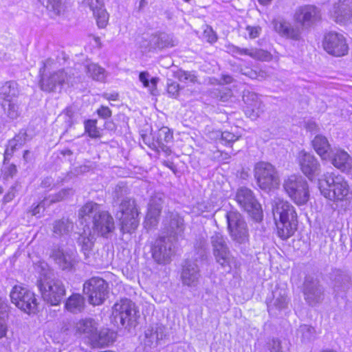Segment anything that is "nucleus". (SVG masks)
Segmentation results:
<instances>
[{
  "label": "nucleus",
  "mask_w": 352,
  "mask_h": 352,
  "mask_svg": "<svg viewBox=\"0 0 352 352\" xmlns=\"http://www.w3.org/2000/svg\"><path fill=\"white\" fill-rule=\"evenodd\" d=\"M81 224L89 226L94 235L108 239L115 230V222L111 214L94 201H88L78 210Z\"/></svg>",
  "instance_id": "1"
},
{
  "label": "nucleus",
  "mask_w": 352,
  "mask_h": 352,
  "mask_svg": "<svg viewBox=\"0 0 352 352\" xmlns=\"http://www.w3.org/2000/svg\"><path fill=\"white\" fill-rule=\"evenodd\" d=\"M272 212L278 236L283 240L292 236L298 226V217L294 206L287 201L275 198L272 202Z\"/></svg>",
  "instance_id": "2"
},
{
  "label": "nucleus",
  "mask_w": 352,
  "mask_h": 352,
  "mask_svg": "<svg viewBox=\"0 0 352 352\" xmlns=\"http://www.w3.org/2000/svg\"><path fill=\"white\" fill-rule=\"evenodd\" d=\"M53 60L48 58L42 61V67L39 69L41 76L39 87L47 93H60L65 86H73L75 82L74 74L64 69L54 72H46L47 65H51Z\"/></svg>",
  "instance_id": "3"
},
{
  "label": "nucleus",
  "mask_w": 352,
  "mask_h": 352,
  "mask_svg": "<svg viewBox=\"0 0 352 352\" xmlns=\"http://www.w3.org/2000/svg\"><path fill=\"white\" fill-rule=\"evenodd\" d=\"M36 285L44 301L52 306L60 305L66 294V288L62 280L56 278L48 269L43 267Z\"/></svg>",
  "instance_id": "4"
},
{
  "label": "nucleus",
  "mask_w": 352,
  "mask_h": 352,
  "mask_svg": "<svg viewBox=\"0 0 352 352\" xmlns=\"http://www.w3.org/2000/svg\"><path fill=\"white\" fill-rule=\"evenodd\" d=\"M323 177L320 182V190L324 197L333 201L352 199L349 184L341 175L327 173Z\"/></svg>",
  "instance_id": "5"
},
{
  "label": "nucleus",
  "mask_w": 352,
  "mask_h": 352,
  "mask_svg": "<svg viewBox=\"0 0 352 352\" xmlns=\"http://www.w3.org/2000/svg\"><path fill=\"white\" fill-rule=\"evenodd\" d=\"M210 243L214 260L221 268L230 272L232 267H238V262L231 253L226 236L219 232H214L210 237Z\"/></svg>",
  "instance_id": "6"
},
{
  "label": "nucleus",
  "mask_w": 352,
  "mask_h": 352,
  "mask_svg": "<svg viewBox=\"0 0 352 352\" xmlns=\"http://www.w3.org/2000/svg\"><path fill=\"white\" fill-rule=\"evenodd\" d=\"M139 212L133 199L126 197L119 204L116 217L120 224L122 233H131L139 225Z\"/></svg>",
  "instance_id": "7"
},
{
  "label": "nucleus",
  "mask_w": 352,
  "mask_h": 352,
  "mask_svg": "<svg viewBox=\"0 0 352 352\" xmlns=\"http://www.w3.org/2000/svg\"><path fill=\"white\" fill-rule=\"evenodd\" d=\"M254 175L257 185L265 191L277 188L280 184L278 173L272 164L259 162L254 165Z\"/></svg>",
  "instance_id": "8"
},
{
  "label": "nucleus",
  "mask_w": 352,
  "mask_h": 352,
  "mask_svg": "<svg viewBox=\"0 0 352 352\" xmlns=\"http://www.w3.org/2000/svg\"><path fill=\"white\" fill-rule=\"evenodd\" d=\"M112 316L114 322L124 328L135 327L137 310L135 304L129 299H122L113 307Z\"/></svg>",
  "instance_id": "9"
},
{
  "label": "nucleus",
  "mask_w": 352,
  "mask_h": 352,
  "mask_svg": "<svg viewBox=\"0 0 352 352\" xmlns=\"http://www.w3.org/2000/svg\"><path fill=\"white\" fill-rule=\"evenodd\" d=\"M283 188L288 196L298 205H303L309 200L308 184L302 176H289L284 181Z\"/></svg>",
  "instance_id": "10"
},
{
  "label": "nucleus",
  "mask_w": 352,
  "mask_h": 352,
  "mask_svg": "<svg viewBox=\"0 0 352 352\" xmlns=\"http://www.w3.org/2000/svg\"><path fill=\"white\" fill-rule=\"evenodd\" d=\"M228 230L231 239L237 244L249 241V230L243 216L236 211L226 213Z\"/></svg>",
  "instance_id": "11"
},
{
  "label": "nucleus",
  "mask_w": 352,
  "mask_h": 352,
  "mask_svg": "<svg viewBox=\"0 0 352 352\" xmlns=\"http://www.w3.org/2000/svg\"><path fill=\"white\" fill-rule=\"evenodd\" d=\"M10 298L19 309L27 314H35L38 311L37 299L34 292L21 285H15L10 292Z\"/></svg>",
  "instance_id": "12"
},
{
  "label": "nucleus",
  "mask_w": 352,
  "mask_h": 352,
  "mask_svg": "<svg viewBox=\"0 0 352 352\" xmlns=\"http://www.w3.org/2000/svg\"><path fill=\"white\" fill-rule=\"evenodd\" d=\"M83 292L91 305H100L108 298L109 285L101 278L92 277L84 283Z\"/></svg>",
  "instance_id": "13"
},
{
  "label": "nucleus",
  "mask_w": 352,
  "mask_h": 352,
  "mask_svg": "<svg viewBox=\"0 0 352 352\" xmlns=\"http://www.w3.org/2000/svg\"><path fill=\"white\" fill-rule=\"evenodd\" d=\"M235 199L240 206L247 211L255 221L262 220L261 206L252 190L246 187L239 188L236 191Z\"/></svg>",
  "instance_id": "14"
},
{
  "label": "nucleus",
  "mask_w": 352,
  "mask_h": 352,
  "mask_svg": "<svg viewBox=\"0 0 352 352\" xmlns=\"http://www.w3.org/2000/svg\"><path fill=\"white\" fill-rule=\"evenodd\" d=\"M152 256L158 263H169L171 256L175 254V247L171 239L168 236H160L152 245Z\"/></svg>",
  "instance_id": "15"
},
{
  "label": "nucleus",
  "mask_w": 352,
  "mask_h": 352,
  "mask_svg": "<svg viewBox=\"0 0 352 352\" xmlns=\"http://www.w3.org/2000/svg\"><path fill=\"white\" fill-rule=\"evenodd\" d=\"M305 301L311 306L320 303L324 299V288L320 281L311 276H306L302 285Z\"/></svg>",
  "instance_id": "16"
},
{
  "label": "nucleus",
  "mask_w": 352,
  "mask_h": 352,
  "mask_svg": "<svg viewBox=\"0 0 352 352\" xmlns=\"http://www.w3.org/2000/svg\"><path fill=\"white\" fill-rule=\"evenodd\" d=\"M266 302L270 315L278 316L288 307L289 298L287 291L283 288L276 287L272 295L267 298Z\"/></svg>",
  "instance_id": "17"
},
{
  "label": "nucleus",
  "mask_w": 352,
  "mask_h": 352,
  "mask_svg": "<svg viewBox=\"0 0 352 352\" xmlns=\"http://www.w3.org/2000/svg\"><path fill=\"white\" fill-rule=\"evenodd\" d=\"M325 51L335 56H342L348 52V45L342 34L330 32L327 34L323 41Z\"/></svg>",
  "instance_id": "18"
},
{
  "label": "nucleus",
  "mask_w": 352,
  "mask_h": 352,
  "mask_svg": "<svg viewBox=\"0 0 352 352\" xmlns=\"http://www.w3.org/2000/svg\"><path fill=\"white\" fill-rule=\"evenodd\" d=\"M162 223L163 229L170 239H176L184 231V219L177 212H167Z\"/></svg>",
  "instance_id": "19"
},
{
  "label": "nucleus",
  "mask_w": 352,
  "mask_h": 352,
  "mask_svg": "<svg viewBox=\"0 0 352 352\" xmlns=\"http://www.w3.org/2000/svg\"><path fill=\"white\" fill-rule=\"evenodd\" d=\"M164 199V194L160 192H157L151 197L144 221V227L146 229H151L157 225Z\"/></svg>",
  "instance_id": "20"
},
{
  "label": "nucleus",
  "mask_w": 352,
  "mask_h": 352,
  "mask_svg": "<svg viewBox=\"0 0 352 352\" xmlns=\"http://www.w3.org/2000/svg\"><path fill=\"white\" fill-rule=\"evenodd\" d=\"M298 160L301 171L309 179L312 180L320 173V164L313 154L302 151Z\"/></svg>",
  "instance_id": "21"
},
{
  "label": "nucleus",
  "mask_w": 352,
  "mask_h": 352,
  "mask_svg": "<svg viewBox=\"0 0 352 352\" xmlns=\"http://www.w3.org/2000/svg\"><path fill=\"white\" fill-rule=\"evenodd\" d=\"M175 40L170 34L165 32L152 34L148 40H144L141 44V47L151 51L153 50H162L165 47H172L175 45Z\"/></svg>",
  "instance_id": "22"
},
{
  "label": "nucleus",
  "mask_w": 352,
  "mask_h": 352,
  "mask_svg": "<svg viewBox=\"0 0 352 352\" xmlns=\"http://www.w3.org/2000/svg\"><path fill=\"white\" fill-rule=\"evenodd\" d=\"M243 100L245 104V113L252 120L259 117L263 112V104L258 96L249 90H245L243 94Z\"/></svg>",
  "instance_id": "23"
},
{
  "label": "nucleus",
  "mask_w": 352,
  "mask_h": 352,
  "mask_svg": "<svg viewBox=\"0 0 352 352\" xmlns=\"http://www.w3.org/2000/svg\"><path fill=\"white\" fill-rule=\"evenodd\" d=\"M82 5L92 12L99 28L106 27L109 21V14L104 8L103 0H83Z\"/></svg>",
  "instance_id": "24"
},
{
  "label": "nucleus",
  "mask_w": 352,
  "mask_h": 352,
  "mask_svg": "<svg viewBox=\"0 0 352 352\" xmlns=\"http://www.w3.org/2000/svg\"><path fill=\"white\" fill-rule=\"evenodd\" d=\"M201 277L200 270L195 261L186 260L181 273V280L184 285L196 287Z\"/></svg>",
  "instance_id": "25"
},
{
  "label": "nucleus",
  "mask_w": 352,
  "mask_h": 352,
  "mask_svg": "<svg viewBox=\"0 0 352 352\" xmlns=\"http://www.w3.org/2000/svg\"><path fill=\"white\" fill-rule=\"evenodd\" d=\"M332 17L339 24L352 21V0H338L333 5Z\"/></svg>",
  "instance_id": "26"
},
{
  "label": "nucleus",
  "mask_w": 352,
  "mask_h": 352,
  "mask_svg": "<svg viewBox=\"0 0 352 352\" xmlns=\"http://www.w3.org/2000/svg\"><path fill=\"white\" fill-rule=\"evenodd\" d=\"M296 21L305 26H310L320 19V12L312 5L300 7L295 13Z\"/></svg>",
  "instance_id": "27"
},
{
  "label": "nucleus",
  "mask_w": 352,
  "mask_h": 352,
  "mask_svg": "<svg viewBox=\"0 0 352 352\" xmlns=\"http://www.w3.org/2000/svg\"><path fill=\"white\" fill-rule=\"evenodd\" d=\"M350 276L340 270L333 272L332 284L335 298H344L349 289Z\"/></svg>",
  "instance_id": "28"
},
{
  "label": "nucleus",
  "mask_w": 352,
  "mask_h": 352,
  "mask_svg": "<svg viewBox=\"0 0 352 352\" xmlns=\"http://www.w3.org/2000/svg\"><path fill=\"white\" fill-rule=\"evenodd\" d=\"M50 256L63 270L70 271L76 263V256L73 253L64 252L59 248L54 249Z\"/></svg>",
  "instance_id": "29"
},
{
  "label": "nucleus",
  "mask_w": 352,
  "mask_h": 352,
  "mask_svg": "<svg viewBox=\"0 0 352 352\" xmlns=\"http://www.w3.org/2000/svg\"><path fill=\"white\" fill-rule=\"evenodd\" d=\"M272 24L274 30L280 36L293 40H299L300 30L298 27H294L289 22L280 19H274Z\"/></svg>",
  "instance_id": "30"
},
{
  "label": "nucleus",
  "mask_w": 352,
  "mask_h": 352,
  "mask_svg": "<svg viewBox=\"0 0 352 352\" xmlns=\"http://www.w3.org/2000/svg\"><path fill=\"white\" fill-rule=\"evenodd\" d=\"M331 164L342 171H348L351 168L352 160L350 155L344 150L336 149L330 153L329 157Z\"/></svg>",
  "instance_id": "31"
},
{
  "label": "nucleus",
  "mask_w": 352,
  "mask_h": 352,
  "mask_svg": "<svg viewBox=\"0 0 352 352\" xmlns=\"http://www.w3.org/2000/svg\"><path fill=\"white\" fill-rule=\"evenodd\" d=\"M116 338V333L109 329L96 330L90 342L94 346L102 347L112 344Z\"/></svg>",
  "instance_id": "32"
},
{
  "label": "nucleus",
  "mask_w": 352,
  "mask_h": 352,
  "mask_svg": "<svg viewBox=\"0 0 352 352\" xmlns=\"http://www.w3.org/2000/svg\"><path fill=\"white\" fill-rule=\"evenodd\" d=\"M97 329L95 320L91 318L80 320L74 326L76 333L80 336L84 335L90 342L92 340V336H94Z\"/></svg>",
  "instance_id": "33"
},
{
  "label": "nucleus",
  "mask_w": 352,
  "mask_h": 352,
  "mask_svg": "<svg viewBox=\"0 0 352 352\" xmlns=\"http://www.w3.org/2000/svg\"><path fill=\"white\" fill-rule=\"evenodd\" d=\"M19 93L18 84L15 81H8L0 87V100L1 102L16 100Z\"/></svg>",
  "instance_id": "34"
},
{
  "label": "nucleus",
  "mask_w": 352,
  "mask_h": 352,
  "mask_svg": "<svg viewBox=\"0 0 352 352\" xmlns=\"http://www.w3.org/2000/svg\"><path fill=\"white\" fill-rule=\"evenodd\" d=\"M312 146L322 160H328L332 151L331 145L326 137L318 135L312 140Z\"/></svg>",
  "instance_id": "35"
},
{
  "label": "nucleus",
  "mask_w": 352,
  "mask_h": 352,
  "mask_svg": "<svg viewBox=\"0 0 352 352\" xmlns=\"http://www.w3.org/2000/svg\"><path fill=\"white\" fill-rule=\"evenodd\" d=\"M165 327L161 324L147 329L145 331V342L149 346H157L160 340L165 337Z\"/></svg>",
  "instance_id": "36"
},
{
  "label": "nucleus",
  "mask_w": 352,
  "mask_h": 352,
  "mask_svg": "<svg viewBox=\"0 0 352 352\" xmlns=\"http://www.w3.org/2000/svg\"><path fill=\"white\" fill-rule=\"evenodd\" d=\"M86 226H87V230L84 229L83 232L78 239V243L81 246L82 251H83L85 256L87 257L92 249L95 237L97 236V235H94L93 232L90 230L89 225H86Z\"/></svg>",
  "instance_id": "37"
},
{
  "label": "nucleus",
  "mask_w": 352,
  "mask_h": 352,
  "mask_svg": "<svg viewBox=\"0 0 352 352\" xmlns=\"http://www.w3.org/2000/svg\"><path fill=\"white\" fill-rule=\"evenodd\" d=\"M85 298L79 294H72L65 301V309L73 314L82 311L85 309Z\"/></svg>",
  "instance_id": "38"
},
{
  "label": "nucleus",
  "mask_w": 352,
  "mask_h": 352,
  "mask_svg": "<svg viewBox=\"0 0 352 352\" xmlns=\"http://www.w3.org/2000/svg\"><path fill=\"white\" fill-rule=\"evenodd\" d=\"M73 228V222L68 218L56 220L52 224L53 233L57 236L68 235Z\"/></svg>",
  "instance_id": "39"
},
{
  "label": "nucleus",
  "mask_w": 352,
  "mask_h": 352,
  "mask_svg": "<svg viewBox=\"0 0 352 352\" xmlns=\"http://www.w3.org/2000/svg\"><path fill=\"white\" fill-rule=\"evenodd\" d=\"M18 100L8 102H1V106L6 116L12 119H16L21 114Z\"/></svg>",
  "instance_id": "40"
},
{
  "label": "nucleus",
  "mask_w": 352,
  "mask_h": 352,
  "mask_svg": "<svg viewBox=\"0 0 352 352\" xmlns=\"http://www.w3.org/2000/svg\"><path fill=\"white\" fill-rule=\"evenodd\" d=\"M87 74L97 81H104L107 76L105 69L94 63L87 66Z\"/></svg>",
  "instance_id": "41"
},
{
  "label": "nucleus",
  "mask_w": 352,
  "mask_h": 352,
  "mask_svg": "<svg viewBox=\"0 0 352 352\" xmlns=\"http://www.w3.org/2000/svg\"><path fill=\"white\" fill-rule=\"evenodd\" d=\"M247 56L260 61H270L272 59V55L270 52L258 48L248 49Z\"/></svg>",
  "instance_id": "42"
},
{
  "label": "nucleus",
  "mask_w": 352,
  "mask_h": 352,
  "mask_svg": "<svg viewBox=\"0 0 352 352\" xmlns=\"http://www.w3.org/2000/svg\"><path fill=\"white\" fill-rule=\"evenodd\" d=\"M315 329L307 324H302L297 330V336L300 338L302 342H309L314 338Z\"/></svg>",
  "instance_id": "43"
},
{
  "label": "nucleus",
  "mask_w": 352,
  "mask_h": 352,
  "mask_svg": "<svg viewBox=\"0 0 352 352\" xmlns=\"http://www.w3.org/2000/svg\"><path fill=\"white\" fill-rule=\"evenodd\" d=\"M175 76L180 82L184 83H195L197 82V76L193 71L189 72L180 69L175 73Z\"/></svg>",
  "instance_id": "44"
},
{
  "label": "nucleus",
  "mask_w": 352,
  "mask_h": 352,
  "mask_svg": "<svg viewBox=\"0 0 352 352\" xmlns=\"http://www.w3.org/2000/svg\"><path fill=\"white\" fill-rule=\"evenodd\" d=\"M65 0H47V9L53 16H58L64 11Z\"/></svg>",
  "instance_id": "45"
},
{
  "label": "nucleus",
  "mask_w": 352,
  "mask_h": 352,
  "mask_svg": "<svg viewBox=\"0 0 352 352\" xmlns=\"http://www.w3.org/2000/svg\"><path fill=\"white\" fill-rule=\"evenodd\" d=\"M85 132L88 133L91 138H97L101 136L100 132L96 126V120H87L85 121Z\"/></svg>",
  "instance_id": "46"
},
{
  "label": "nucleus",
  "mask_w": 352,
  "mask_h": 352,
  "mask_svg": "<svg viewBox=\"0 0 352 352\" xmlns=\"http://www.w3.org/2000/svg\"><path fill=\"white\" fill-rule=\"evenodd\" d=\"M212 96L222 102H226L232 97V91L230 89H215L211 92Z\"/></svg>",
  "instance_id": "47"
},
{
  "label": "nucleus",
  "mask_w": 352,
  "mask_h": 352,
  "mask_svg": "<svg viewBox=\"0 0 352 352\" xmlns=\"http://www.w3.org/2000/svg\"><path fill=\"white\" fill-rule=\"evenodd\" d=\"M173 139V133L168 127H162L157 133V143H168Z\"/></svg>",
  "instance_id": "48"
},
{
  "label": "nucleus",
  "mask_w": 352,
  "mask_h": 352,
  "mask_svg": "<svg viewBox=\"0 0 352 352\" xmlns=\"http://www.w3.org/2000/svg\"><path fill=\"white\" fill-rule=\"evenodd\" d=\"M74 191L72 188H64L52 197L50 202L56 203L67 199L74 195Z\"/></svg>",
  "instance_id": "49"
},
{
  "label": "nucleus",
  "mask_w": 352,
  "mask_h": 352,
  "mask_svg": "<svg viewBox=\"0 0 352 352\" xmlns=\"http://www.w3.org/2000/svg\"><path fill=\"white\" fill-rule=\"evenodd\" d=\"M128 194V188L126 186L122 184H118L113 192V199L116 201H122L126 197H128L126 195Z\"/></svg>",
  "instance_id": "50"
},
{
  "label": "nucleus",
  "mask_w": 352,
  "mask_h": 352,
  "mask_svg": "<svg viewBox=\"0 0 352 352\" xmlns=\"http://www.w3.org/2000/svg\"><path fill=\"white\" fill-rule=\"evenodd\" d=\"M267 348L270 352H284L280 340L274 338L269 340Z\"/></svg>",
  "instance_id": "51"
},
{
  "label": "nucleus",
  "mask_w": 352,
  "mask_h": 352,
  "mask_svg": "<svg viewBox=\"0 0 352 352\" xmlns=\"http://www.w3.org/2000/svg\"><path fill=\"white\" fill-rule=\"evenodd\" d=\"M195 248L197 251L198 257L202 258L206 254L207 249V242L204 238H199L197 239L195 243Z\"/></svg>",
  "instance_id": "52"
},
{
  "label": "nucleus",
  "mask_w": 352,
  "mask_h": 352,
  "mask_svg": "<svg viewBox=\"0 0 352 352\" xmlns=\"http://www.w3.org/2000/svg\"><path fill=\"white\" fill-rule=\"evenodd\" d=\"M19 185L18 184H15L12 185L7 192V193L4 195L3 199V204H6L14 199L16 195L19 191Z\"/></svg>",
  "instance_id": "53"
},
{
  "label": "nucleus",
  "mask_w": 352,
  "mask_h": 352,
  "mask_svg": "<svg viewBox=\"0 0 352 352\" xmlns=\"http://www.w3.org/2000/svg\"><path fill=\"white\" fill-rule=\"evenodd\" d=\"M19 146H23L28 140V135L26 129H22L19 132L12 138Z\"/></svg>",
  "instance_id": "54"
},
{
  "label": "nucleus",
  "mask_w": 352,
  "mask_h": 352,
  "mask_svg": "<svg viewBox=\"0 0 352 352\" xmlns=\"http://www.w3.org/2000/svg\"><path fill=\"white\" fill-rule=\"evenodd\" d=\"M179 85L174 81L168 80L167 82V91L173 97H177L179 94Z\"/></svg>",
  "instance_id": "55"
},
{
  "label": "nucleus",
  "mask_w": 352,
  "mask_h": 352,
  "mask_svg": "<svg viewBox=\"0 0 352 352\" xmlns=\"http://www.w3.org/2000/svg\"><path fill=\"white\" fill-rule=\"evenodd\" d=\"M239 136L230 133L229 131H223L221 133V140L225 142V144H230L239 140Z\"/></svg>",
  "instance_id": "56"
},
{
  "label": "nucleus",
  "mask_w": 352,
  "mask_h": 352,
  "mask_svg": "<svg viewBox=\"0 0 352 352\" xmlns=\"http://www.w3.org/2000/svg\"><path fill=\"white\" fill-rule=\"evenodd\" d=\"M204 38L206 39L208 43H213L217 41V36L215 32L211 28L207 27L204 31Z\"/></svg>",
  "instance_id": "57"
},
{
  "label": "nucleus",
  "mask_w": 352,
  "mask_h": 352,
  "mask_svg": "<svg viewBox=\"0 0 352 352\" xmlns=\"http://www.w3.org/2000/svg\"><path fill=\"white\" fill-rule=\"evenodd\" d=\"M228 51L232 54H238L240 55H247L248 48H241L234 45H230L227 47Z\"/></svg>",
  "instance_id": "58"
},
{
  "label": "nucleus",
  "mask_w": 352,
  "mask_h": 352,
  "mask_svg": "<svg viewBox=\"0 0 352 352\" xmlns=\"http://www.w3.org/2000/svg\"><path fill=\"white\" fill-rule=\"evenodd\" d=\"M97 113L99 116V117L106 119L111 116L112 112L108 107L101 106L97 110Z\"/></svg>",
  "instance_id": "59"
},
{
  "label": "nucleus",
  "mask_w": 352,
  "mask_h": 352,
  "mask_svg": "<svg viewBox=\"0 0 352 352\" xmlns=\"http://www.w3.org/2000/svg\"><path fill=\"white\" fill-rule=\"evenodd\" d=\"M246 30L248 32L250 38H255L259 36L261 28L260 27L248 26Z\"/></svg>",
  "instance_id": "60"
},
{
  "label": "nucleus",
  "mask_w": 352,
  "mask_h": 352,
  "mask_svg": "<svg viewBox=\"0 0 352 352\" xmlns=\"http://www.w3.org/2000/svg\"><path fill=\"white\" fill-rule=\"evenodd\" d=\"M150 74L147 72H142L139 75V80L143 84L144 87H150L149 82Z\"/></svg>",
  "instance_id": "61"
},
{
  "label": "nucleus",
  "mask_w": 352,
  "mask_h": 352,
  "mask_svg": "<svg viewBox=\"0 0 352 352\" xmlns=\"http://www.w3.org/2000/svg\"><path fill=\"white\" fill-rule=\"evenodd\" d=\"M8 311V305L6 299L0 298V316L5 318Z\"/></svg>",
  "instance_id": "62"
},
{
  "label": "nucleus",
  "mask_w": 352,
  "mask_h": 352,
  "mask_svg": "<svg viewBox=\"0 0 352 352\" xmlns=\"http://www.w3.org/2000/svg\"><path fill=\"white\" fill-rule=\"evenodd\" d=\"M158 81H159V78H157V77L152 78L149 80L151 85H150V87H148V88H149V91L152 95L157 94V84Z\"/></svg>",
  "instance_id": "63"
},
{
  "label": "nucleus",
  "mask_w": 352,
  "mask_h": 352,
  "mask_svg": "<svg viewBox=\"0 0 352 352\" xmlns=\"http://www.w3.org/2000/svg\"><path fill=\"white\" fill-rule=\"evenodd\" d=\"M21 146H18L17 143L14 141L13 139H11L8 141V145L6 146V150L8 151L10 153H12L14 154L15 151L20 148Z\"/></svg>",
  "instance_id": "64"
}]
</instances>
